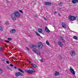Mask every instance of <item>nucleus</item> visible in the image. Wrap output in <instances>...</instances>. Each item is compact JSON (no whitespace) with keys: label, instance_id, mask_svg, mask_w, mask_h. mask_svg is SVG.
<instances>
[{"label":"nucleus","instance_id":"f257e3e1","mask_svg":"<svg viewBox=\"0 0 78 78\" xmlns=\"http://www.w3.org/2000/svg\"><path fill=\"white\" fill-rule=\"evenodd\" d=\"M32 48H33V50L35 53H37L38 54L39 53V51L37 49H36V45L34 44L32 45Z\"/></svg>","mask_w":78,"mask_h":78},{"label":"nucleus","instance_id":"f03ea898","mask_svg":"<svg viewBox=\"0 0 78 78\" xmlns=\"http://www.w3.org/2000/svg\"><path fill=\"white\" fill-rule=\"evenodd\" d=\"M25 71L29 73V74H31L35 72V70L33 69H31L29 70H25Z\"/></svg>","mask_w":78,"mask_h":78},{"label":"nucleus","instance_id":"7ed1b4c3","mask_svg":"<svg viewBox=\"0 0 78 78\" xmlns=\"http://www.w3.org/2000/svg\"><path fill=\"white\" fill-rule=\"evenodd\" d=\"M68 19L71 21H73V20H75L76 19V17L73 16H69Z\"/></svg>","mask_w":78,"mask_h":78},{"label":"nucleus","instance_id":"20e7f679","mask_svg":"<svg viewBox=\"0 0 78 78\" xmlns=\"http://www.w3.org/2000/svg\"><path fill=\"white\" fill-rule=\"evenodd\" d=\"M15 76H16L18 77V76H23V75L22 74V73H20L19 72H17L15 73Z\"/></svg>","mask_w":78,"mask_h":78},{"label":"nucleus","instance_id":"39448f33","mask_svg":"<svg viewBox=\"0 0 78 78\" xmlns=\"http://www.w3.org/2000/svg\"><path fill=\"white\" fill-rule=\"evenodd\" d=\"M11 16L12 18V19L13 20H16V18L15 16V14H14V13H12L11 14Z\"/></svg>","mask_w":78,"mask_h":78},{"label":"nucleus","instance_id":"423d86ee","mask_svg":"<svg viewBox=\"0 0 78 78\" xmlns=\"http://www.w3.org/2000/svg\"><path fill=\"white\" fill-rule=\"evenodd\" d=\"M70 53L71 55V56H74L75 55L76 52H75V51L73 50H71L70 51Z\"/></svg>","mask_w":78,"mask_h":78},{"label":"nucleus","instance_id":"0eeeda50","mask_svg":"<svg viewBox=\"0 0 78 78\" xmlns=\"http://www.w3.org/2000/svg\"><path fill=\"white\" fill-rule=\"evenodd\" d=\"M15 16L17 17H20V14L18 12L16 11L14 12Z\"/></svg>","mask_w":78,"mask_h":78},{"label":"nucleus","instance_id":"6e6552de","mask_svg":"<svg viewBox=\"0 0 78 78\" xmlns=\"http://www.w3.org/2000/svg\"><path fill=\"white\" fill-rule=\"evenodd\" d=\"M70 71L74 75H75V71H74V70H73L72 68H70Z\"/></svg>","mask_w":78,"mask_h":78},{"label":"nucleus","instance_id":"1a4fd4ad","mask_svg":"<svg viewBox=\"0 0 78 78\" xmlns=\"http://www.w3.org/2000/svg\"><path fill=\"white\" fill-rule=\"evenodd\" d=\"M42 47H43V44H42V43L41 42H39L40 50L42 49Z\"/></svg>","mask_w":78,"mask_h":78},{"label":"nucleus","instance_id":"9d476101","mask_svg":"<svg viewBox=\"0 0 78 78\" xmlns=\"http://www.w3.org/2000/svg\"><path fill=\"white\" fill-rule=\"evenodd\" d=\"M45 4L46 5L48 6H51V3L49 2H45Z\"/></svg>","mask_w":78,"mask_h":78},{"label":"nucleus","instance_id":"9b49d317","mask_svg":"<svg viewBox=\"0 0 78 78\" xmlns=\"http://www.w3.org/2000/svg\"><path fill=\"white\" fill-rule=\"evenodd\" d=\"M62 25L63 28H66V27H67L66 24V23L64 22L62 23Z\"/></svg>","mask_w":78,"mask_h":78},{"label":"nucleus","instance_id":"f8f14e48","mask_svg":"<svg viewBox=\"0 0 78 78\" xmlns=\"http://www.w3.org/2000/svg\"><path fill=\"white\" fill-rule=\"evenodd\" d=\"M16 30L14 29H12L10 30V33L13 34V33H15L16 32Z\"/></svg>","mask_w":78,"mask_h":78},{"label":"nucleus","instance_id":"ddd939ff","mask_svg":"<svg viewBox=\"0 0 78 78\" xmlns=\"http://www.w3.org/2000/svg\"><path fill=\"white\" fill-rule=\"evenodd\" d=\"M60 75L59 73L57 71L55 72V73L54 74V75H55V76H58V75Z\"/></svg>","mask_w":78,"mask_h":78},{"label":"nucleus","instance_id":"4468645a","mask_svg":"<svg viewBox=\"0 0 78 78\" xmlns=\"http://www.w3.org/2000/svg\"><path fill=\"white\" fill-rule=\"evenodd\" d=\"M72 2L73 4H76L78 2V0H72Z\"/></svg>","mask_w":78,"mask_h":78},{"label":"nucleus","instance_id":"2eb2a0df","mask_svg":"<svg viewBox=\"0 0 78 78\" xmlns=\"http://www.w3.org/2000/svg\"><path fill=\"white\" fill-rule=\"evenodd\" d=\"M45 31L47 32V33H50V31L48 30V28L47 27H46L45 28Z\"/></svg>","mask_w":78,"mask_h":78},{"label":"nucleus","instance_id":"dca6fc26","mask_svg":"<svg viewBox=\"0 0 78 78\" xmlns=\"http://www.w3.org/2000/svg\"><path fill=\"white\" fill-rule=\"evenodd\" d=\"M43 32V30H42V29L41 28H39V33H41V34H42L44 35V33Z\"/></svg>","mask_w":78,"mask_h":78},{"label":"nucleus","instance_id":"f3484780","mask_svg":"<svg viewBox=\"0 0 78 78\" xmlns=\"http://www.w3.org/2000/svg\"><path fill=\"white\" fill-rule=\"evenodd\" d=\"M32 66L34 68H37V66L36 64H31Z\"/></svg>","mask_w":78,"mask_h":78},{"label":"nucleus","instance_id":"a211bd4d","mask_svg":"<svg viewBox=\"0 0 78 78\" xmlns=\"http://www.w3.org/2000/svg\"><path fill=\"white\" fill-rule=\"evenodd\" d=\"M60 39L61 41H62V42H64L65 43V42H66V41L64 39V37H61L60 38Z\"/></svg>","mask_w":78,"mask_h":78},{"label":"nucleus","instance_id":"6ab92c4d","mask_svg":"<svg viewBox=\"0 0 78 78\" xmlns=\"http://www.w3.org/2000/svg\"><path fill=\"white\" fill-rule=\"evenodd\" d=\"M58 42L59 45L61 47H63V44H62V42L60 41H58Z\"/></svg>","mask_w":78,"mask_h":78},{"label":"nucleus","instance_id":"aec40b11","mask_svg":"<svg viewBox=\"0 0 78 78\" xmlns=\"http://www.w3.org/2000/svg\"><path fill=\"white\" fill-rule=\"evenodd\" d=\"M18 70L20 72H22V73H24V72H23V71L22 70L20 69H18Z\"/></svg>","mask_w":78,"mask_h":78},{"label":"nucleus","instance_id":"412c9836","mask_svg":"<svg viewBox=\"0 0 78 78\" xmlns=\"http://www.w3.org/2000/svg\"><path fill=\"white\" fill-rule=\"evenodd\" d=\"M3 73V70L0 68V74H2Z\"/></svg>","mask_w":78,"mask_h":78},{"label":"nucleus","instance_id":"4be33fe9","mask_svg":"<svg viewBox=\"0 0 78 78\" xmlns=\"http://www.w3.org/2000/svg\"><path fill=\"white\" fill-rule=\"evenodd\" d=\"M46 44H47V45H50V43H49V42H48V41H46Z\"/></svg>","mask_w":78,"mask_h":78},{"label":"nucleus","instance_id":"5701e85b","mask_svg":"<svg viewBox=\"0 0 78 78\" xmlns=\"http://www.w3.org/2000/svg\"><path fill=\"white\" fill-rule=\"evenodd\" d=\"M73 39H76V40H77L78 39H77V37H76V36H74L73 37Z\"/></svg>","mask_w":78,"mask_h":78},{"label":"nucleus","instance_id":"b1692460","mask_svg":"<svg viewBox=\"0 0 78 78\" xmlns=\"http://www.w3.org/2000/svg\"><path fill=\"white\" fill-rule=\"evenodd\" d=\"M35 33L36 35H37L38 36H39V34L36 31H35Z\"/></svg>","mask_w":78,"mask_h":78},{"label":"nucleus","instance_id":"393cba45","mask_svg":"<svg viewBox=\"0 0 78 78\" xmlns=\"http://www.w3.org/2000/svg\"><path fill=\"white\" fill-rule=\"evenodd\" d=\"M19 11L20 12H21V13H22V14H23V11L21 10H19Z\"/></svg>","mask_w":78,"mask_h":78},{"label":"nucleus","instance_id":"a878e982","mask_svg":"<svg viewBox=\"0 0 78 78\" xmlns=\"http://www.w3.org/2000/svg\"><path fill=\"white\" fill-rule=\"evenodd\" d=\"M8 41H11V40H12V39H11V38L10 37L8 38Z\"/></svg>","mask_w":78,"mask_h":78},{"label":"nucleus","instance_id":"bb28decb","mask_svg":"<svg viewBox=\"0 0 78 78\" xmlns=\"http://www.w3.org/2000/svg\"><path fill=\"white\" fill-rule=\"evenodd\" d=\"M0 30L1 31H3V28L2 27L0 26Z\"/></svg>","mask_w":78,"mask_h":78},{"label":"nucleus","instance_id":"cd10ccee","mask_svg":"<svg viewBox=\"0 0 78 78\" xmlns=\"http://www.w3.org/2000/svg\"><path fill=\"white\" fill-rule=\"evenodd\" d=\"M5 24L6 25H9V23L8 22L6 21V22L5 23Z\"/></svg>","mask_w":78,"mask_h":78},{"label":"nucleus","instance_id":"c85d7f7f","mask_svg":"<svg viewBox=\"0 0 78 78\" xmlns=\"http://www.w3.org/2000/svg\"><path fill=\"white\" fill-rule=\"evenodd\" d=\"M63 4V3L62 2H60V4H59V5H60V6H62V5Z\"/></svg>","mask_w":78,"mask_h":78},{"label":"nucleus","instance_id":"c756f323","mask_svg":"<svg viewBox=\"0 0 78 78\" xmlns=\"http://www.w3.org/2000/svg\"><path fill=\"white\" fill-rule=\"evenodd\" d=\"M6 1V2L7 3H10V1H8V0H5Z\"/></svg>","mask_w":78,"mask_h":78},{"label":"nucleus","instance_id":"7c9ffc66","mask_svg":"<svg viewBox=\"0 0 78 78\" xmlns=\"http://www.w3.org/2000/svg\"><path fill=\"white\" fill-rule=\"evenodd\" d=\"M5 42H7V43H9V41H8L7 40H6L5 41Z\"/></svg>","mask_w":78,"mask_h":78},{"label":"nucleus","instance_id":"2f4dec72","mask_svg":"<svg viewBox=\"0 0 78 78\" xmlns=\"http://www.w3.org/2000/svg\"><path fill=\"white\" fill-rule=\"evenodd\" d=\"M59 58H60V59H62V56L61 55H59Z\"/></svg>","mask_w":78,"mask_h":78},{"label":"nucleus","instance_id":"473e14b6","mask_svg":"<svg viewBox=\"0 0 78 78\" xmlns=\"http://www.w3.org/2000/svg\"><path fill=\"white\" fill-rule=\"evenodd\" d=\"M41 61L42 62H43V59L42 58H41Z\"/></svg>","mask_w":78,"mask_h":78},{"label":"nucleus","instance_id":"72a5a7b5","mask_svg":"<svg viewBox=\"0 0 78 78\" xmlns=\"http://www.w3.org/2000/svg\"><path fill=\"white\" fill-rule=\"evenodd\" d=\"M9 65L11 66V67H13L14 66L12 64H10Z\"/></svg>","mask_w":78,"mask_h":78},{"label":"nucleus","instance_id":"f704fd0d","mask_svg":"<svg viewBox=\"0 0 78 78\" xmlns=\"http://www.w3.org/2000/svg\"><path fill=\"white\" fill-rule=\"evenodd\" d=\"M27 62H29V63H30V64L31 63V62H30V61H29V60H27Z\"/></svg>","mask_w":78,"mask_h":78},{"label":"nucleus","instance_id":"c9c22d12","mask_svg":"<svg viewBox=\"0 0 78 78\" xmlns=\"http://www.w3.org/2000/svg\"><path fill=\"white\" fill-rule=\"evenodd\" d=\"M0 50L1 51H2L3 50V49L1 47H0Z\"/></svg>","mask_w":78,"mask_h":78},{"label":"nucleus","instance_id":"e433bc0d","mask_svg":"<svg viewBox=\"0 0 78 78\" xmlns=\"http://www.w3.org/2000/svg\"><path fill=\"white\" fill-rule=\"evenodd\" d=\"M34 17H37V15H35L34 16Z\"/></svg>","mask_w":78,"mask_h":78},{"label":"nucleus","instance_id":"4c0bfd02","mask_svg":"<svg viewBox=\"0 0 78 78\" xmlns=\"http://www.w3.org/2000/svg\"><path fill=\"white\" fill-rule=\"evenodd\" d=\"M44 20H46V21H47V19L46 18L44 17Z\"/></svg>","mask_w":78,"mask_h":78},{"label":"nucleus","instance_id":"58836bf2","mask_svg":"<svg viewBox=\"0 0 78 78\" xmlns=\"http://www.w3.org/2000/svg\"><path fill=\"white\" fill-rule=\"evenodd\" d=\"M6 62L8 64H9V62L8 61H6Z\"/></svg>","mask_w":78,"mask_h":78},{"label":"nucleus","instance_id":"ea45409f","mask_svg":"<svg viewBox=\"0 0 78 78\" xmlns=\"http://www.w3.org/2000/svg\"><path fill=\"white\" fill-rule=\"evenodd\" d=\"M26 49L27 50H29V48H26Z\"/></svg>","mask_w":78,"mask_h":78},{"label":"nucleus","instance_id":"a19ab883","mask_svg":"<svg viewBox=\"0 0 78 78\" xmlns=\"http://www.w3.org/2000/svg\"><path fill=\"white\" fill-rule=\"evenodd\" d=\"M61 9H62L61 8H59L58 9L59 11H61Z\"/></svg>","mask_w":78,"mask_h":78},{"label":"nucleus","instance_id":"79ce46f5","mask_svg":"<svg viewBox=\"0 0 78 78\" xmlns=\"http://www.w3.org/2000/svg\"><path fill=\"white\" fill-rule=\"evenodd\" d=\"M39 36H40V37H41V39H42L43 37H42L41 36V35H39Z\"/></svg>","mask_w":78,"mask_h":78},{"label":"nucleus","instance_id":"37998d69","mask_svg":"<svg viewBox=\"0 0 78 78\" xmlns=\"http://www.w3.org/2000/svg\"><path fill=\"white\" fill-rule=\"evenodd\" d=\"M14 69H17V66H15L14 67Z\"/></svg>","mask_w":78,"mask_h":78},{"label":"nucleus","instance_id":"c03bdc74","mask_svg":"<svg viewBox=\"0 0 78 78\" xmlns=\"http://www.w3.org/2000/svg\"><path fill=\"white\" fill-rule=\"evenodd\" d=\"M38 47H39V43L38 42Z\"/></svg>","mask_w":78,"mask_h":78},{"label":"nucleus","instance_id":"a18cd8bd","mask_svg":"<svg viewBox=\"0 0 78 78\" xmlns=\"http://www.w3.org/2000/svg\"><path fill=\"white\" fill-rule=\"evenodd\" d=\"M54 13H55V14H56L57 13L56 11H55L54 12Z\"/></svg>","mask_w":78,"mask_h":78},{"label":"nucleus","instance_id":"49530a36","mask_svg":"<svg viewBox=\"0 0 78 78\" xmlns=\"http://www.w3.org/2000/svg\"><path fill=\"white\" fill-rule=\"evenodd\" d=\"M37 31H38V32H39V29H38Z\"/></svg>","mask_w":78,"mask_h":78},{"label":"nucleus","instance_id":"de8ad7c7","mask_svg":"<svg viewBox=\"0 0 78 78\" xmlns=\"http://www.w3.org/2000/svg\"><path fill=\"white\" fill-rule=\"evenodd\" d=\"M41 54V53L40 52L39 53V55H40Z\"/></svg>","mask_w":78,"mask_h":78},{"label":"nucleus","instance_id":"09e8293b","mask_svg":"<svg viewBox=\"0 0 78 78\" xmlns=\"http://www.w3.org/2000/svg\"><path fill=\"white\" fill-rule=\"evenodd\" d=\"M58 15H60V14H59Z\"/></svg>","mask_w":78,"mask_h":78}]
</instances>
